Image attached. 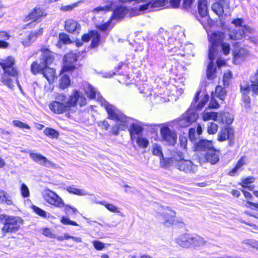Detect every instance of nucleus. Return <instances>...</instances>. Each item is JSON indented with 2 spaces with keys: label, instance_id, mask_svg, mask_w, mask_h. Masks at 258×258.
I'll return each mask as SVG.
<instances>
[{
  "label": "nucleus",
  "instance_id": "1",
  "mask_svg": "<svg viewBox=\"0 0 258 258\" xmlns=\"http://www.w3.org/2000/svg\"><path fill=\"white\" fill-rule=\"evenodd\" d=\"M226 34L221 31H215L208 34L209 43L208 58L210 62L207 70V77L208 80H213L216 78V69L214 67V60L218 54L220 48L221 52L225 56L230 54V44L225 42Z\"/></svg>",
  "mask_w": 258,
  "mask_h": 258
},
{
  "label": "nucleus",
  "instance_id": "2",
  "mask_svg": "<svg viewBox=\"0 0 258 258\" xmlns=\"http://www.w3.org/2000/svg\"><path fill=\"white\" fill-rule=\"evenodd\" d=\"M87 104V98L82 92L77 89H74L69 96V98L66 103L59 101H52L48 105L49 108L54 113L60 114L65 112H74V109L78 105L83 107Z\"/></svg>",
  "mask_w": 258,
  "mask_h": 258
},
{
  "label": "nucleus",
  "instance_id": "3",
  "mask_svg": "<svg viewBox=\"0 0 258 258\" xmlns=\"http://www.w3.org/2000/svg\"><path fill=\"white\" fill-rule=\"evenodd\" d=\"M0 67L4 72L1 77V82L10 88L13 87L12 78L18 81L19 71L16 66V60L13 56H8L0 61Z\"/></svg>",
  "mask_w": 258,
  "mask_h": 258
},
{
  "label": "nucleus",
  "instance_id": "4",
  "mask_svg": "<svg viewBox=\"0 0 258 258\" xmlns=\"http://www.w3.org/2000/svg\"><path fill=\"white\" fill-rule=\"evenodd\" d=\"M23 222L24 220L19 216L0 214V224H3L1 228L2 237L16 233L20 230Z\"/></svg>",
  "mask_w": 258,
  "mask_h": 258
},
{
  "label": "nucleus",
  "instance_id": "5",
  "mask_svg": "<svg viewBox=\"0 0 258 258\" xmlns=\"http://www.w3.org/2000/svg\"><path fill=\"white\" fill-rule=\"evenodd\" d=\"M47 16V13L43 7L40 5L36 6L23 18V21L28 23L23 26L22 29H33Z\"/></svg>",
  "mask_w": 258,
  "mask_h": 258
},
{
  "label": "nucleus",
  "instance_id": "6",
  "mask_svg": "<svg viewBox=\"0 0 258 258\" xmlns=\"http://www.w3.org/2000/svg\"><path fill=\"white\" fill-rule=\"evenodd\" d=\"M250 82H244V85H240V90L242 94V99L245 107H249L250 98L248 95L249 91L251 90L253 95H258V70L255 73L250 77Z\"/></svg>",
  "mask_w": 258,
  "mask_h": 258
},
{
  "label": "nucleus",
  "instance_id": "7",
  "mask_svg": "<svg viewBox=\"0 0 258 258\" xmlns=\"http://www.w3.org/2000/svg\"><path fill=\"white\" fill-rule=\"evenodd\" d=\"M31 74L33 75L41 74L49 84H52L57 78L55 70L50 67H46L43 62L33 61L30 67Z\"/></svg>",
  "mask_w": 258,
  "mask_h": 258
},
{
  "label": "nucleus",
  "instance_id": "8",
  "mask_svg": "<svg viewBox=\"0 0 258 258\" xmlns=\"http://www.w3.org/2000/svg\"><path fill=\"white\" fill-rule=\"evenodd\" d=\"M81 55V52H74L71 50L66 53L62 59V66L61 73H71L81 67V64H77Z\"/></svg>",
  "mask_w": 258,
  "mask_h": 258
},
{
  "label": "nucleus",
  "instance_id": "9",
  "mask_svg": "<svg viewBox=\"0 0 258 258\" xmlns=\"http://www.w3.org/2000/svg\"><path fill=\"white\" fill-rule=\"evenodd\" d=\"M176 242L183 248H188L204 244L205 241L198 235L183 233L177 237Z\"/></svg>",
  "mask_w": 258,
  "mask_h": 258
},
{
  "label": "nucleus",
  "instance_id": "10",
  "mask_svg": "<svg viewBox=\"0 0 258 258\" xmlns=\"http://www.w3.org/2000/svg\"><path fill=\"white\" fill-rule=\"evenodd\" d=\"M242 18H235L233 19L231 23L235 27H240L239 29H233L229 34V38L232 40H239L245 37L246 33H251L252 29L247 25H242L243 23Z\"/></svg>",
  "mask_w": 258,
  "mask_h": 258
},
{
  "label": "nucleus",
  "instance_id": "11",
  "mask_svg": "<svg viewBox=\"0 0 258 258\" xmlns=\"http://www.w3.org/2000/svg\"><path fill=\"white\" fill-rule=\"evenodd\" d=\"M101 106H103L107 113L108 119L115 121L116 122H124L128 120L130 118L126 116L120 110L117 109L114 106L105 101L102 102Z\"/></svg>",
  "mask_w": 258,
  "mask_h": 258
},
{
  "label": "nucleus",
  "instance_id": "12",
  "mask_svg": "<svg viewBox=\"0 0 258 258\" xmlns=\"http://www.w3.org/2000/svg\"><path fill=\"white\" fill-rule=\"evenodd\" d=\"M198 12L202 19L205 21L199 19L200 23L205 28L210 27L213 25V21L209 15L208 3L207 0H198L197 2Z\"/></svg>",
  "mask_w": 258,
  "mask_h": 258
},
{
  "label": "nucleus",
  "instance_id": "13",
  "mask_svg": "<svg viewBox=\"0 0 258 258\" xmlns=\"http://www.w3.org/2000/svg\"><path fill=\"white\" fill-rule=\"evenodd\" d=\"M157 217L161 218L163 223L167 225L177 224L179 222L175 219L176 212L168 207H162L161 212L157 213Z\"/></svg>",
  "mask_w": 258,
  "mask_h": 258
},
{
  "label": "nucleus",
  "instance_id": "14",
  "mask_svg": "<svg viewBox=\"0 0 258 258\" xmlns=\"http://www.w3.org/2000/svg\"><path fill=\"white\" fill-rule=\"evenodd\" d=\"M198 158L200 163H209L211 165H215L220 161L219 151L214 148L205 154L199 155Z\"/></svg>",
  "mask_w": 258,
  "mask_h": 258
},
{
  "label": "nucleus",
  "instance_id": "15",
  "mask_svg": "<svg viewBox=\"0 0 258 258\" xmlns=\"http://www.w3.org/2000/svg\"><path fill=\"white\" fill-rule=\"evenodd\" d=\"M160 133L163 141L170 146H174L177 142V134L168 126L164 125L160 128Z\"/></svg>",
  "mask_w": 258,
  "mask_h": 258
},
{
  "label": "nucleus",
  "instance_id": "16",
  "mask_svg": "<svg viewBox=\"0 0 258 258\" xmlns=\"http://www.w3.org/2000/svg\"><path fill=\"white\" fill-rule=\"evenodd\" d=\"M44 200L49 204L57 208H62L64 206L62 199L55 192L46 189L43 195Z\"/></svg>",
  "mask_w": 258,
  "mask_h": 258
},
{
  "label": "nucleus",
  "instance_id": "17",
  "mask_svg": "<svg viewBox=\"0 0 258 258\" xmlns=\"http://www.w3.org/2000/svg\"><path fill=\"white\" fill-rule=\"evenodd\" d=\"M217 140L219 142H223L229 140V144H233L234 140V131L233 128L230 125H225L221 127L220 131L217 136Z\"/></svg>",
  "mask_w": 258,
  "mask_h": 258
},
{
  "label": "nucleus",
  "instance_id": "18",
  "mask_svg": "<svg viewBox=\"0 0 258 258\" xmlns=\"http://www.w3.org/2000/svg\"><path fill=\"white\" fill-rule=\"evenodd\" d=\"M193 109V108L189 107L182 114V116L179 119V124L181 127H188L197 120L198 115L197 113L192 110Z\"/></svg>",
  "mask_w": 258,
  "mask_h": 258
},
{
  "label": "nucleus",
  "instance_id": "19",
  "mask_svg": "<svg viewBox=\"0 0 258 258\" xmlns=\"http://www.w3.org/2000/svg\"><path fill=\"white\" fill-rule=\"evenodd\" d=\"M39 51L41 53L40 56L41 62H43L46 67H49L53 63L55 54L49 49V46H42L39 49Z\"/></svg>",
  "mask_w": 258,
  "mask_h": 258
},
{
  "label": "nucleus",
  "instance_id": "20",
  "mask_svg": "<svg viewBox=\"0 0 258 258\" xmlns=\"http://www.w3.org/2000/svg\"><path fill=\"white\" fill-rule=\"evenodd\" d=\"M175 167L179 171L185 173H195L197 170V166L191 160L184 159L176 160Z\"/></svg>",
  "mask_w": 258,
  "mask_h": 258
},
{
  "label": "nucleus",
  "instance_id": "21",
  "mask_svg": "<svg viewBox=\"0 0 258 258\" xmlns=\"http://www.w3.org/2000/svg\"><path fill=\"white\" fill-rule=\"evenodd\" d=\"M64 29L69 33L78 34L81 30V25L78 22L73 19H69L64 22Z\"/></svg>",
  "mask_w": 258,
  "mask_h": 258
},
{
  "label": "nucleus",
  "instance_id": "22",
  "mask_svg": "<svg viewBox=\"0 0 258 258\" xmlns=\"http://www.w3.org/2000/svg\"><path fill=\"white\" fill-rule=\"evenodd\" d=\"M214 148L212 141L206 139H200L194 144L196 151H204L206 153Z\"/></svg>",
  "mask_w": 258,
  "mask_h": 258
},
{
  "label": "nucleus",
  "instance_id": "23",
  "mask_svg": "<svg viewBox=\"0 0 258 258\" xmlns=\"http://www.w3.org/2000/svg\"><path fill=\"white\" fill-rule=\"evenodd\" d=\"M129 12L128 8L124 6H117L113 10L110 17L116 21L122 20Z\"/></svg>",
  "mask_w": 258,
  "mask_h": 258
},
{
  "label": "nucleus",
  "instance_id": "24",
  "mask_svg": "<svg viewBox=\"0 0 258 258\" xmlns=\"http://www.w3.org/2000/svg\"><path fill=\"white\" fill-rule=\"evenodd\" d=\"M43 32V28L42 27H40L34 31H30L26 37L22 39V44L25 47L29 46L34 40L41 36Z\"/></svg>",
  "mask_w": 258,
  "mask_h": 258
},
{
  "label": "nucleus",
  "instance_id": "25",
  "mask_svg": "<svg viewBox=\"0 0 258 258\" xmlns=\"http://www.w3.org/2000/svg\"><path fill=\"white\" fill-rule=\"evenodd\" d=\"M246 164V157L245 156H241L237 161L233 168L228 172L230 176H235L238 175V171L243 170L242 167Z\"/></svg>",
  "mask_w": 258,
  "mask_h": 258
},
{
  "label": "nucleus",
  "instance_id": "26",
  "mask_svg": "<svg viewBox=\"0 0 258 258\" xmlns=\"http://www.w3.org/2000/svg\"><path fill=\"white\" fill-rule=\"evenodd\" d=\"M29 156L34 162L42 166L49 167L52 165V163L51 161L48 160L45 156L40 154L30 153Z\"/></svg>",
  "mask_w": 258,
  "mask_h": 258
},
{
  "label": "nucleus",
  "instance_id": "27",
  "mask_svg": "<svg viewBox=\"0 0 258 258\" xmlns=\"http://www.w3.org/2000/svg\"><path fill=\"white\" fill-rule=\"evenodd\" d=\"M143 131L144 128L142 125L136 123H132L128 130L131 140L133 141L136 135H142Z\"/></svg>",
  "mask_w": 258,
  "mask_h": 258
},
{
  "label": "nucleus",
  "instance_id": "28",
  "mask_svg": "<svg viewBox=\"0 0 258 258\" xmlns=\"http://www.w3.org/2000/svg\"><path fill=\"white\" fill-rule=\"evenodd\" d=\"M83 90L87 98L90 100H95L98 93L90 84L86 83L84 85Z\"/></svg>",
  "mask_w": 258,
  "mask_h": 258
},
{
  "label": "nucleus",
  "instance_id": "29",
  "mask_svg": "<svg viewBox=\"0 0 258 258\" xmlns=\"http://www.w3.org/2000/svg\"><path fill=\"white\" fill-rule=\"evenodd\" d=\"M113 20L110 17L107 21L97 25L96 28L101 32H105L108 34L115 25V23L113 22Z\"/></svg>",
  "mask_w": 258,
  "mask_h": 258
},
{
  "label": "nucleus",
  "instance_id": "30",
  "mask_svg": "<svg viewBox=\"0 0 258 258\" xmlns=\"http://www.w3.org/2000/svg\"><path fill=\"white\" fill-rule=\"evenodd\" d=\"M91 42L89 45V48L93 49L98 47L101 44V36L98 31L91 30Z\"/></svg>",
  "mask_w": 258,
  "mask_h": 258
},
{
  "label": "nucleus",
  "instance_id": "31",
  "mask_svg": "<svg viewBox=\"0 0 258 258\" xmlns=\"http://www.w3.org/2000/svg\"><path fill=\"white\" fill-rule=\"evenodd\" d=\"M73 42L68 34L61 32L58 34V40L56 45L57 47L61 48L62 45H69L72 44Z\"/></svg>",
  "mask_w": 258,
  "mask_h": 258
},
{
  "label": "nucleus",
  "instance_id": "32",
  "mask_svg": "<svg viewBox=\"0 0 258 258\" xmlns=\"http://www.w3.org/2000/svg\"><path fill=\"white\" fill-rule=\"evenodd\" d=\"M241 191L243 193L244 197L246 198V204H247V207L253 210H255L258 211V203H253L250 200H251L253 199V197L252 195L247 191L246 190L244 189H241Z\"/></svg>",
  "mask_w": 258,
  "mask_h": 258
},
{
  "label": "nucleus",
  "instance_id": "33",
  "mask_svg": "<svg viewBox=\"0 0 258 258\" xmlns=\"http://www.w3.org/2000/svg\"><path fill=\"white\" fill-rule=\"evenodd\" d=\"M225 4H226L225 0L222 2H215L212 5V10L218 16H221L224 13V5Z\"/></svg>",
  "mask_w": 258,
  "mask_h": 258
},
{
  "label": "nucleus",
  "instance_id": "34",
  "mask_svg": "<svg viewBox=\"0 0 258 258\" xmlns=\"http://www.w3.org/2000/svg\"><path fill=\"white\" fill-rule=\"evenodd\" d=\"M128 120H126L125 122H119V124L113 125L111 128L110 133L112 135L117 136L118 135L119 131H125L127 126Z\"/></svg>",
  "mask_w": 258,
  "mask_h": 258
},
{
  "label": "nucleus",
  "instance_id": "35",
  "mask_svg": "<svg viewBox=\"0 0 258 258\" xmlns=\"http://www.w3.org/2000/svg\"><path fill=\"white\" fill-rule=\"evenodd\" d=\"M220 122L226 124V125H230L232 123L234 118L228 112H222L220 114Z\"/></svg>",
  "mask_w": 258,
  "mask_h": 258
},
{
  "label": "nucleus",
  "instance_id": "36",
  "mask_svg": "<svg viewBox=\"0 0 258 258\" xmlns=\"http://www.w3.org/2000/svg\"><path fill=\"white\" fill-rule=\"evenodd\" d=\"M219 114L217 112H206L204 111L202 114V119L206 121L209 120H213L215 121H217Z\"/></svg>",
  "mask_w": 258,
  "mask_h": 258
},
{
  "label": "nucleus",
  "instance_id": "37",
  "mask_svg": "<svg viewBox=\"0 0 258 258\" xmlns=\"http://www.w3.org/2000/svg\"><path fill=\"white\" fill-rule=\"evenodd\" d=\"M0 203H5L7 205H14L13 200L5 191L0 189Z\"/></svg>",
  "mask_w": 258,
  "mask_h": 258
},
{
  "label": "nucleus",
  "instance_id": "38",
  "mask_svg": "<svg viewBox=\"0 0 258 258\" xmlns=\"http://www.w3.org/2000/svg\"><path fill=\"white\" fill-rule=\"evenodd\" d=\"M151 9H160L164 7L168 4V0H149Z\"/></svg>",
  "mask_w": 258,
  "mask_h": 258
},
{
  "label": "nucleus",
  "instance_id": "39",
  "mask_svg": "<svg viewBox=\"0 0 258 258\" xmlns=\"http://www.w3.org/2000/svg\"><path fill=\"white\" fill-rule=\"evenodd\" d=\"M71 85V79L69 76L67 75H63L59 82V87L61 89L67 88Z\"/></svg>",
  "mask_w": 258,
  "mask_h": 258
},
{
  "label": "nucleus",
  "instance_id": "40",
  "mask_svg": "<svg viewBox=\"0 0 258 258\" xmlns=\"http://www.w3.org/2000/svg\"><path fill=\"white\" fill-rule=\"evenodd\" d=\"M238 44V42L234 44L235 49L233 51V58L235 59H238L242 57L244 55L245 50L242 47H236V45Z\"/></svg>",
  "mask_w": 258,
  "mask_h": 258
},
{
  "label": "nucleus",
  "instance_id": "41",
  "mask_svg": "<svg viewBox=\"0 0 258 258\" xmlns=\"http://www.w3.org/2000/svg\"><path fill=\"white\" fill-rule=\"evenodd\" d=\"M113 5V3L112 2H109L108 4L104 6H98L95 8L93 9V12L94 13H98L101 11L104 12L110 11L112 10Z\"/></svg>",
  "mask_w": 258,
  "mask_h": 258
},
{
  "label": "nucleus",
  "instance_id": "42",
  "mask_svg": "<svg viewBox=\"0 0 258 258\" xmlns=\"http://www.w3.org/2000/svg\"><path fill=\"white\" fill-rule=\"evenodd\" d=\"M43 132L46 136L50 137L52 139H57L59 136L58 132L55 130L51 127H46L44 129Z\"/></svg>",
  "mask_w": 258,
  "mask_h": 258
},
{
  "label": "nucleus",
  "instance_id": "43",
  "mask_svg": "<svg viewBox=\"0 0 258 258\" xmlns=\"http://www.w3.org/2000/svg\"><path fill=\"white\" fill-rule=\"evenodd\" d=\"M218 129V125L214 122H210L207 124V132L209 135H215L217 133Z\"/></svg>",
  "mask_w": 258,
  "mask_h": 258
},
{
  "label": "nucleus",
  "instance_id": "44",
  "mask_svg": "<svg viewBox=\"0 0 258 258\" xmlns=\"http://www.w3.org/2000/svg\"><path fill=\"white\" fill-rule=\"evenodd\" d=\"M215 93L217 97L223 101L226 94V90L222 86L218 85L215 89Z\"/></svg>",
  "mask_w": 258,
  "mask_h": 258
},
{
  "label": "nucleus",
  "instance_id": "45",
  "mask_svg": "<svg viewBox=\"0 0 258 258\" xmlns=\"http://www.w3.org/2000/svg\"><path fill=\"white\" fill-rule=\"evenodd\" d=\"M31 209L36 214L40 217L43 218H47L46 212L41 208L36 206V205H32L31 206Z\"/></svg>",
  "mask_w": 258,
  "mask_h": 258
},
{
  "label": "nucleus",
  "instance_id": "46",
  "mask_svg": "<svg viewBox=\"0 0 258 258\" xmlns=\"http://www.w3.org/2000/svg\"><path fill=\"white\" fill-rule=\"evenodd\" d=\"M209 100V96L208 95H205L204 97L200 100L199 103L197 104V106H195L194 109L196 110H201L205 106L206 104L207 103Z\"/></svg>",
  "mask_w": 258,
  "mask_h": 258
},
{
  "label": "nucleus",
  "instance_id": "47",
  "mask_svg": "<svg viewBox=\"0 0 258 258\" xmlns=\"http://www.w3.org/2000/svg\"><path fill=\"white\" fill-rule=\"evenodd\" d=\"M136 142L138 146L142 148H146L149 144V141L143 137H138L136 140Z\"/></svg>",
  "mask_w": 258,
  "mask_h": 258
},
{
  "label": "nucleus",
  "instance_id": "48",
  "mask_svg": "<svg viewBox=\"0 0 258 258\" xmlns=\"http://www.w3.org/2000/svg\"><path fill=\"white\" fill-rule=\"evenodd\" d=\"M152 154L156 156L163 158V154L162 151V148L158 144H155L153 146L152 148Z\"/></svg>",
  "mask_w": 258,
  "mask_h": 258
},
{
  "label": "nucleus",
  "instance_id": "49",
  "mask_svg": "<svg viewBox=\"0 0 258 258\" xmlns=\"http://www.w3.org/2000/svg\"><path fill=\"white\" fill-rule=\"evenodd\" d=\"M60 222L63 225H70L73 226H78V223L70 219L69 218L66 216H62L60 220Z\"/></svg>",
  "mask_w": 258,
  "mask_h": 258
},
{
  "label": "nucleus",
  "instance_id": "50",
  "mask_svg": "<svg viewBox=\"0 0 258 258\" xmlns=\"http://www.w3.org/2000/svg\"><path fill=\"white\" fill-rule=\"evenodd\" d=\"M254 181V178L252 176H248L241 180L240 184L243 188H245L248 185L252 183Z\"/></svg>",
  "mask_w": 258,
  "mask_h": 258
},
{
  "label": "nucleus",
  "instance_id": "51",
  "mask_svg": "<svg viewBox=\"0 0 258 258\" xmlns=\"http://www.w3.org/2000/svg\"><path fill=\"white\" fill-rule=\"evenodd\" d=\"M20 191L22 196L26 198L29 197L30 192L28 187L25 183H22L20 187Z\"/></svg>",
  "mask_w": 258,
  "mask_h": 258
},
{
  "label": "nucleus",
  "instance_id": "52",
  "mask_svg": "<svg viewBox=\"0 0 258 258\" xmlns=\"http://www.w3.org/2000/svg\"><path fill=\"white\" fill-rule=\"evenodd\" d=\"M13 123L15 126L20 128L30 129V126L28 124L24 123L19 120H14Z\"/></svg>",
  "mask_w": 258,
  "mask_h": 258
},
{
  "label": "nucleus",
  "instance_id": "53",
  "mask_svg": "<svg viewBox=\"0 0 258 258\" xmlns=\"http://www.w3.org/2000/svg\"><path fill=\"white\" fill-rule=\"evenodd\" d=\"M141 2L145 3L144 4L141 5L139 7L138 10L140 11H145L149 9H152L151 7V3L149 0H143Z\"/></svg>",
  "mask_w": 258,
  "mask_h": 258
},
{
  "label": "nucleus",
  "instance_id": "54",
  "mask_svg": "<svg viewBox=\"0 0 258 258\" xmlns=\"http://www.w3.org/2000/svg\"><path fill=\"white\" fill-rule=\"evenodd\" d=\"M67 190L71 194L78 196H82L83 195V191L81 189L72 186L68 187Z\"/></svg>",
  "mask_w": 258,
  "mask_h": 258
},
{
  "label": "nucleus",
  "instance_id": "55",
  "mask_svg": "<svg viewBox=\"0 0 258 258\" xmlns=\"http://www.w3.org/2000/svg\"><path fill=\"white\" fill-rule=\"evenodd\" d=\"M160 160L162 166L166 168L171 166L172 161L171 158H164L163 156V158H160Z\"/></svg>",
  "mask_w": 258,
  "mask_h": 258
},
{
  "label": "nucleus",
  "instance_id": "56",
  "mask_svg": "<svg viewBox=\"0 0 258 258\" xmlns=\"http://www.w3.org/2000/svg\"><path fill=\"white\" fill-rule=\"evenodd\" d=\"M220 107V104L217 101L214 97L212 96L210 103L208 105V108L210 109H218Z\"/></svg>",
  "mask_w": 258,
  "mask_h": 258
},
{
  "label": "nucleus",
  "instance_id": "57",
  "mask_svg": "<svg viewBox=\"0 0 258 258\" xmlns=\"http://www.w3.org/2000/svg\"><path fill=\"white\" fill-rule=\"evenodd\" d=\"M188 135L189 139L191 142H195L197 139V137L196 136V131L195 128H190L188 131Z\"/></svg>",
  "mask_w": 258,
  "mask_h": 258
},
{
  "label": "nucleus",
  "instance_id": "58",
  "mask_svg": "<svg viewBox=\"0 0 258 258\" xmlns=\"http://www.w3.org/2000/svg\"><path fill=\"white\" fill-rule=\"evenodd\" d=\"M42 234L46 237L54 238H56L55 235L53 234L50 228H44L42 229Z\"/></svg>",
  "mask_w": 258,
  "mask_h": 258
},
{
  "label": "nucleus",
  "instance_id": "59",
  "mask_svg": "<svg viewBox=\"0 0 258 258\" xmlns=\"http://www.w3.org/2000/svg\"><path fill=\"white\" fill-rule=\"evenodd\" d=\"M195 0H183L182 7L184 9H191Z\"/></svg>",
  "mask_w": 258,
  "mask_h": 258
},
{
  "label": "nucleus",
  "instance_id": "60",
  "mask_svg": "<svg viewBox=\"0 0 258 258\" xmlns=\"http://www.w3.org/2000/svg\"><path fill=\"white\" fill-rule=\"evenodd\" d=\"M104 207L109 211L113 213H119V211L118 208L113 204L107 203L104 205Z\"/></svg>",
  "mask_w": 258,
  "mask_h": 258
},
{
  "label": "nucleus",
  "instance_id": "61",
  "mask_svg": "<svg viewBox=\"0 0 258 258\" xmlns=\"http://www.w3.org/2000/svg\"><path fill=\"white\" fill-rule=\"evenodd\" d=\"M201 93V90H199L196 92V93H195V94L194 95L193 100L191 102V103L189 107L193 108L195 107L196 104L197 103V102L198 101V100L199 99V96H200Z\"/></svg>",
  "mask_w": 258,
  "mask_h": 258
},
{
  "label": "nucleus",
  "instance_id": "62",
  "mask_svg": "<svg viewBox=\"0 0 258 258\" xmlns=\"http://www.w3.org/2000/svg\"><path fill=\"white\" fill-rule=\"evenodd\" d=\"M93 244L95 248L97 250H101L105 247V245L103 242L98 240L94 241Z\"/></svg>",
  "mask_w": 258,
  "mask_h": 258
},
{
  "label": "nucleus",
  "instance_id": "63",
  "mask_svg": "<svg viewBox=\"0 0 258 258\" xmlns=\"http://www.w3.org/2000/svg\"><path fill=\"white\" fill-rule=\"evenodd\" d=\"M92 37L91 30H89L87 33H85L81 36V39L84 42H88Z\"/></svg>",
  "mask_w": 258,
  "mask_h": 258
},
{
  "label": "nucleus",
  "instance_id": "64",
  "mask_svg": "<svg viewBox=\"0 0 258 258\" xmlns=\"http://www.w3.org/2000/svg\"><path fill=\"white\" fill-rule=\"evenodd\" d=\"M98 125L105 131L108 130L110 127V124L108 123V121L105 120L99 121L98 123Z\"/></svg>",
  "mask_w": 258,
  "mask_h": 258
}]
</instances>
